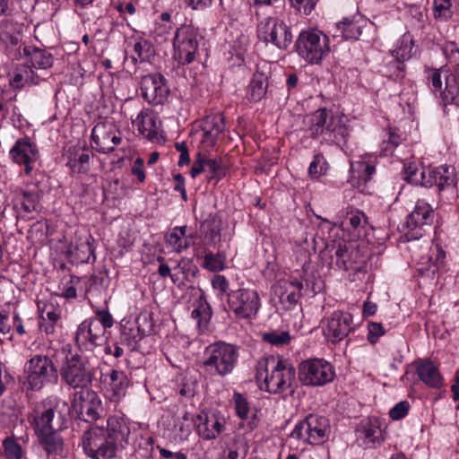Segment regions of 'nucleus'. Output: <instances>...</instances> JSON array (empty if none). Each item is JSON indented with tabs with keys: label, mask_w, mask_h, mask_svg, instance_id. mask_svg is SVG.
<instances>
[{
	"label": "nucleus",
	"mask_w": 459,
	"mask_h": 459,
	"mask_svg": "<svg viewBox=\"0 0 459 459\" xmlns=\"http://www.w3.org/2000/svg\"><path fill=\"white\" fill-rule=\"evenodd\" d=\"M129 434L123 417L109 416L106 426L94 425L83 433V451L91 459H116L127 445Z\"/></svg>",
	"instance_id": "1"
},
{
	"label": "nucleus",
	"mask_w": 459,
	"mask_h": 459,
	"mask_svg": "<svg viewBox=\"0 0 459 459\" xmlns=\"http://www.w3.org/2000/svg\"><path fill=\"white\" fill-rule=\"evenodd\" d=\"M255 378L263 382L261 389L272 394L293 391L296 369L293 365L279 357L267 356L256 363Z\"/></svg>",
	"instance_id": "2"
},
{
	"label": "nucleus",
	"mask_w": 459,
	"mask_h": 459,
	"mask_svg": "<svg viewBox=\"0 0 459 459\" xmlns=\"http://www.w3.org/2000/svg\"><path fill=\"white\" fill-rule=\"evenodd\" d=\"M59 352L65 356L59 368L61 380L74 389L89 387L95 377L98 359L94 355L72 353L70 345Z\"/></svg>",
	"instance_id": "3"
},
{
	"label": "nucleus",
	"mask_w": 459,
	"mask_h": 459,
	"mask_svg": "<svg viewBox=\"0 0 459 459\" xmlns=\"http://www.w3.org/2000/svg\"><path fill=\"white\" fill-rule=\"evenodd\" d=\"M203 366L211 377H225L236 368L239 359V347L226 342L210 344L204 351Z\"/></svg>",
	"instance_id": "4"
},
{
	"label": "nucleus",
	"mask_w": 459,
	"mask_h": 459,
	"mask_svg": "<svg viewBox=\"0 0 459 459\" xmlns=\"http://www.w3.org/2000/svg\"><path fill=\"white\" fill-rule=\"evenodd\" d=\"M330 254L329 267L336 271L351 272L355 276L367 271L366 257L361 255L359 248L352 242L340 240L327 246Z\"/></svg>",
	"instance_id": "5"
},
{
	"label": "nucleus",
	"mask_w": 459,
	"mask_h": 459,
	"mask_svg": "<svg viewBox=\"0 0 459 459\" xmlns=\"http://www.w3.org/2000/svg\"><path fill=\"white\" fill-rule=\"evenodd\" d=\"M429 88L444 106H459V63L451 71L432 69L427 75Z\"/></svg>",
	"instance_id": "6"
},
{
	"label": "nucleus",
	"mask_w": 459,
	"mask_h": 459,
	"mask_svg": "<svg viewBox=\"0 0 459 459\" xmlns=\"http://www.w3.org/2000/svg\"><path fill=\"white\" fill-rule=\"evenodd\" d=\"M298 55L308 64H320L329 54V39L316 29L302 30L295 42Z\"/></svg>",
	"instance_id": "7"
},
{
	"label": "nucleus",
	"mask_w": 459,
	"mask_h": 459,
	"mask_svg": "<svg viewBox=\"0 0 459 459\" xmlns=\"http://www.w3.org/2000/svg\"><path fill=\"white\" fill-rule=\"evenodd\" d=\"M24 374L28 388L39 391L45 385L56 384L58 369L52 359L42 354L32 356L24 365Z\"/></svg>",
	"instance_id": "8"
},
{
	"label": "nucleus",
	"mask_w": 459,
	"mask_h": 459,
	"mask_svg": "<svg viewBox=\"0 0 459 459\" xmlns=\"http://www.w3.org/2000/svg\"><path fill=\"white\" fill-rule=\"evenodd\" d=\"M202 41V36L195 28L189 25L178 28L173 39L174 58L181 65L193 63Z\"/></svg>",
	"instance_id": "9"
},
{
	"label": "nucleus",
	"mask_w": 459,
	"mask_h": 459,
	"mask_svg": "<svg viewBox=\"0 0 459 459\" xmlns=\"http://www.w3.org/2000/svg\"><path fill=\"white\" fill-rule=\"evenodd\" d=\"M259 40L286 50L292 42L290 27L278 17H266L260 21L256 30Z\"/></svg>",
	"instance_id": "10"
},
{
	"label": "nucleus",
	"mask_w": 459,
	"mask_h": 459,
	"mask_svg": "<svg viewBox=\"0 0 459 459\" xmlns=\"http://www.w3.org/2000/svg\"><path fill=\"white\" fill-rule=\"evenodd\" d=\"M228 305L234 315L240 319L251 320L255 317L261 307L258 292L250 288H239L228 293Z\"/></svg>",
	"instance_id": "11"
},
{
	"label": "nucleus",
	"mask_w": 459,
	"mask_h": 459,
	"mask_svg": "<svg viewBox=\"0 0 459 459\" xmlns=\"http://www.w3.org/2000/svg\"><path fill=\"white\" fill-rule=\"evenodd\" d=\"M328 428L329 422L325 417L310 414L295 426L290 437L307 444L318 445L324 442Z\"/></svg>",
	"instance_id": "12"
},
{
	"label": "nucleus",
	"mask_w": 459,
	"mask_h": 459,
	"mask_svg": "<svg viewBox=\"0 0 459 459\" xmlns=\"http://www.w3.org/2000/svg\"><path fill=\"white\" fill-rule=\"evenodd\" d=\"M104 327L94 320H83L77 327L74 335L75 345L81 352H93L106 342Z\"/></svg>",
	"instance_id": "13"
},
{
	"label": "nucleus",
	"mask_w": 459,
	"mask_h": 459,
	"mask_svg": "<svg viewBox=\"0 0 459 459\" xmlns=\"http://www.w3.org/2000/svg\"><path fill=\"white\" fill-rule=\"evenodd\" d=\"M101 402L98 394L88 387L74 392L72 400V411L84 421L91 422L100 416Z\"/></svg>",
	"instance_id": "14"
},
{
	"label": "nucleus",
	"mask_w": 459,
	"mask_h": 459,
	"mask_svg": "<svg viewBox=\"0 0 459 459\" xmlns=\"http://www.w3.org/2000/svg\"><path fill=\"white\" fill-rule=\"evenodd\" d=\"M334 371L330 363L324 359H308L299 367V378L306 385H323L331 382Z\"/></svg>",
	"instance_id": "15"
},
{
	"label": "nucleus",
	"mask_w": 459,
	"mask_h": 459,
	"mask_svg": "<svg viewBox=\"0 0 459 459\" xmlns=\"http://www.w3.org/2000/svg\"><path fill=\"white\" fill-rule=\"evenodd\" d=\"M434 221V210L424 200H418L413 211L407 216L406 237L408 240L418 239L423 235V228Z\"/></svg>",
	"instance_id": "16"
},
{
	"label": "nucleus",
	"mask_w": 459,
	"mask_h": 459,
	"mask_svg": "<svg viewBox=\"0 0 459 459\" xmlns=\"http://www.w3.org/2000/svg\"><path fill=\"white\" fill-rule=\"evenodd\" d=\"M325 337L332 343L345 339L352 330V316L349 312L337 310L331 314L324 322Z\"/></svg>",
	"instance_id": "17"
},
{
	"label": "nucleus",
	"mask_w": 459,
	"mask_h": 459,
	"mask_svg": "<svg viewBox=\"0 0 459 459\" xmlns=\"http://www.w3.org/2000/svg\"><path fill=\"white\" fill-rule=\"evenodd\" d=\"M226 418L220 411H201L195 420L197 435L204 440L216 439L226 428Z\"/></svg>",
	"instance_id": "18"
},
{
	"label": "nucleus",
	"mask_w": 459,
	"mask_h": 459,
	"mask_svg": "<svg viewBox=\"0 0 459 459\" xmlns=\"http://www.w3.org/2000/svg\"><path fill=\"white\" fill-rule=\"evenodd\" d=\"M9 156L14 163L23 165L25 174L30 175L39 159V152L34 142L29 137H23L15 142L10 149Z\"/></svg>",
	"instance_id": "19"
},
{
	"label": "nucleus",
	"mask_w": 459,
	"mask_h": 459,
	"mask_svg": "<svg viewBox=\"0 0 459 459\" xmlns=\"http://www.w3.org/2000/svg\"><path fill=\"white\" fill-rule=\"evenodd\" d=\"M141 92L147 102L153 105H161L167 100L169 89L162 74H151L142 78Z\"/></svg>",
	"instance_id": "20"
},
{
	"label": "nucleus",
	"mask_w": 459,
	"mask_h": 459,
	"mask_svg": "<svg viewBox=\"0 0 459 459\" xmlns=\"http://www.w3.org/2000/svg\"><path fill=\"white\" fill-rule=\"evenodd\" d=\"M39 314V329L47 335H53L57 327L61 326L62 309L55 298L39 299L37 302Z\"/></svg>",
	"instance_id": "21"
},
{
	"label": "nucleus",
	"mask_w": 459,
	"mask_h": 459,
	"mask_svg": "<svg viewBox=\"0 0 459 459\" xmlns=\"http://www.w3.org/2000/svg\"><path fill=\"white\" fill-rule=\"evenodd\" d=\"M92 146L98 152L107 153L115 150L121 143L117 128L109 123H99L91 131Z\"/></svg>",
	"instance_id": "22"
},
{
	"label": "nucleus",
	"mask_w": 459,
	"mask_h": 459,
	"mask_svg": "<svg viewBox=\"0 0 459 459\" xmlns=\"http://www.w3.org/2000/svg\"><path fill=\"white\" fill-rule=\"evenodd\" d=\"M357 437L365 448H374L379 446L383 440V429L377 418H370L362 420L357 428Z\"/></svg>",
	"instance_id": "23"
},
{
	"label": "nucleus",
	"mask_w": 459,
	"mask_h": 459,
	"mask_svg": "<svg viewBox=\"0 0 459 459\" xmlns=\"http://www.w3.org/2000/svg\"><path fill=\"white\" fill-rule=\"evenodd\" d=\"M132 125L140 134L149 140H154L160 132L161 123L152 110L143 108L135 117H131Z\"/></svg>",
	"instance_id": "24"
},
{
	"label": "nucleus",
	"mask_w": 459,
	"mask_h": 459,
	"mask_svg": "<svg viewBox=\"0 0 459 459\" xmlns=\"http://www.w3.org/2000/svg\"><path fill=\"white\" fill-rule=\"evenodd\" d=\"M403 174L406 181L416 186L428 187L437 182L436 168H426L416 162L404 163Z\"/></svg>",
	"instance_id": "25"
},
{
	"label": "nucleus",
	"mask_w": 459,
	"mask_h": 459,
	"mask_svg": "<svg viewBox=\"0 0 459 459\" xmlns=\"http://www.w3.org/2000/svg\"><path fill=\"white\" fill-rule=\"evenodd\" d=\"M335 122L336 116L332 115L326 108H319L306 118L307 130L313 138L322 135L325 139Z\"/></svg>",
	"instance_id": "26"
},
{
	"label": "nucleus",
	"mask_w": 459,
	"mask_h": 459,
	"mask_svg": "<svg viewBox=\"0 0 459 459\" xmlns=\"http://www.w3.org/2000/svg\"><path fill=\"white\" fill-rule=\"evenodd\" d=\"M270 68L266 63L258 64L247 87V96L254 102L261 100L267 91Z\"/></svg>",
	"instance_id": "27"
},
{
	"label": "nucleus",
	"mask_w": 459,
	"mask_h": 459,
	"mask_svg": "<svg viewBox=\"0 0 459 459\" xmlns=\"http://www.w3.org/2000/svg\"><path fill=\"white\" fill-rule=\"evenodd\" d=\"M303 283L298 279L279 280L273 286V292L282 304H297L301 297Z\"/></svg>",
	"instance_id": "28"
},
{
	"label": "nucleus",
	"mask_w": 459,
	"mask_h": 459,
	"mask_svg": "<svg viewBox=\"0 0 459 459\" xmlns=\"http://www.w3.org/2000/svg\"><path fill=\"white\" fill-rule=\"evenodd\" d=\"M416 374L419 379L428 387L440 389L444 385V378L438 368L429 359L415 362Z\"/></svg>",
	"instance_id": "29"
},
{
	"label": "nucleus",
	"mask_w": 459,
	"mask_h": 459,
	"mask_svg": "<svg viewBox=\"0 0 459 459\" xmlns=\"http://www.w3.org/2000/svg\"><path fill=\"white\" fill-rule=\"evenodd\" d=\"M67 163L73 173H86L91 167L92 153L82 145L70 146L66 150Z\"/></svg>",
	"instance_id": "30"
},
{
	"label": "nucleus",
	"mask_w": 459,
	"mask_h": 459,
	"mask_svg": "<svg viewBox=\"0 0 459 459\" xmlns=\"http://www.w3.org/2000/svg\"><path fill=\"white\" fill-rule=\"evenodd\" d=\"M222 220L216 214H210L201 224L200 233L204 245L216 247L221 239Z\"/></svg>",
	"instance_id": "31"
},
{
	"label": "nucleus",
	"mask_w": 459,
	"mask_h": 459,
	"mask_svg": "<svg viewBox=\"0 0 459 459\" xmlns=\"http://www.w3.org/2000/svg\"><path fill=\"white\" fill-rule=\"evenodd\" d=\"M362 21L358 15L353 17H344L341 22L335 24L333 38H342V39L350 40L359 39L362 33Z\"/></svg>",
	"instance_id": "32"
},
{
	"label": "nucleus",
	"mask_w": 459,
	"mask_h": 459,
	"mask_svg": "<svg viewBox=\"0 0 459 459\" xmlns=\"http://www.w3.org/2000/svg\"><path fill=\"white\" fill-rule=\"evenodd\" d=\"M55 411L52 407H46L39 404L34 411L35 432L41 435L47 432L55 431L59 429L54 422Z\"/></svg>",
	"instance_id": "33"
},
{
	"label": "nucleus",
	"mask_w": 459,
	"mask_h": 459,
	"mask_svg": "<svg viewBox=\"0 0 459 459\" xmlns=\"http://www.w3.org/2000/svg\"><path fill=\"white\" fill-rule=\"evenodd\" d=\"M108 378V397L112 402L117 403L123 398L129 385L126 375L123 371L113 369L106 376Z\"/></svg>",
	"instance_id": "34"
},
{
	"label": "nucleus",
	"mask_w": 459,
	"mask_h": 459,
	"mask_svg": "<svg viewBox=\"0 0 459 459\" xmlns=\"http://www.w3.org/2000/svg\"><path fill=\"white\" fill-rule=\"evenodd\" d=\"M375 173V161L370 158L368 160L363 158L351 164V179L357 180L358 187L366 186L371 180Z\"/></svg>",
	"instance_id": "35"
},
{
	"label": "nucleus",
	"mask_w": 459,
	"mask_h": 459,
	"mask_svg": "<svg viewBox=\"0 0 459 459\" xmlns=\"http://www.w3.org/2000/svg\"><path fill=\"white\" fill-rule=\"evenodd\" d=\"M186 226L174 227L165 236V243L175 253H181L190 247V239L194 238L192 234H186Z\"/></svg>",
	"instance_id": "36"
},
{
	"label": "nucleus",
	"mask_w": 459,
	"mask_h": 459,
	"mask_svg": "<svg viewBox=\"0 0 459 459\" xmlns=\"http://www.w3.org/2000/svg\"><path fill=\"white\" fill-rule=\"evenodd\" d=\"M233 403L236 414L242 420H247V430L251 431L258 426L259 420L255 412H252L251 407L240 393H234Z\"/></svg>",
	"instance_id": "37"
},
{
	"label": "nucleus",
	"mask_w": 459,
	"mask_h": 459,
	"mask_svg": "<svg viewBox=\"0 0 459 459\" xmlns=\"http://www.w3.org/2000/svg\"><path fill=\"white\" fill-rule=\"evenodd\" d=\"M225 129V121L222 114H215L206 117L203 123L204 142L213 145L218 136Z\"/></svg>",
	"instance_id": "38"
},
{
	"label": "nucleus",
	"mask_w": 459,
	"mask_h": 459,
	"mask_svg": "<svg viewBox=\"0 0 459 459\" xmlns=\"http://www.w3.org/2000/svg\"><path fill=\"white\" fill-rule=\"evenodd\" d=\"M445 258V253L442 250L437 248L436 258L433 259L432 255L421 256L417 258L416 255H413V259L417 260V271L421 276L433 278L438 272L439 264L443 263Z\"/></svg>",
	"instance_id": "39"
},
{
	"label": "nucleus",
	"mask_w": 459,
	"mask_h": 459,
	"mask_svg": "<svg viewBox=\"0 0 459 459\" xmlns=\"http://www.w3.org/2000/svg\"><path fill=\"white\" fill-rule=\"evenodd\" d=\"M174 273L170 275L171 281L178 287H183L186 281H190L189 277H195L197 273V267L192 265L189 259L182 258L173 268Z\"/></svg>",
	"instance_id": "40"
},
{
	"label": "nucleus",
	"mask_w": 459,
	"mask_h": 459,
	"mask_svg": "<svg viewBox=\"0 0 459 459\" xmlns=\"http://www.w3.org/2000/svg\"><path fill=\"white\" fill-rule=\"evenodd\" d=\"M23 52L27 56V62L30 63V67L47 69L53 64V57L51 54L46 50L24 47Z\"/></svg>",
	"instance_id": "41"
},
{
	"label": "nucleus",
	"mask_w": 459,
	"mask_h": 459,
	"mask_svg": "<svg viewBox=\"0 0 459 459\" xmlns=\"http://www.w3.org/2000/svg\"><path fill=\"white\" fill-rule=\"evenodd\" d=\"M39 443L48 455H59L63 452V438L57 433V430L38 435Z\"/></svg>",
	"instance_id": "42"
},
{
	"label": "nucleus",
	"mask_w": 459,
	"mask_h": 459,
	"mask_svg": "<svg viewBox=\"0 0 459 459\" xmlns=\"http://www.w3.org/2000/svg\"><path fill=\"white\" fill-rule=\"evenodd\" d=\"M39 194L37 190H21L19 197L22 210L26 213L37 212L40 210Z\"/></svg>",
	"instance_id": "43"
},
{
	"label": "nucleus",
	"mask_w": 459,
	"mask_h": 459,
	"mask_svg": "<svg viewBox=\"0 0 459 459\" xmlns=\"http://www.w3.org/2000/svg\"><path fill=\"white\" fill-rule=\"evenodd\" d=\"M10 82L14 88H22L27 84H37L38 80L30 66H23L16 70Z\"/></svg>",
	"instance_id": "44"
},
{
	"label": "nucleus",
	"mask_w": 459,
	"mask_h": 459,
	"mask_svg": "<svg viewBox=\"0 0 459 459\" xmlns=\"http://www.w3.org/2000/svg\"><path fill=\"white\" fill-rule=\"evenodd\" d=\"M191 316L199 327H206L212 316V311L206 300L200 298L191 312Z\"/></svg>",
	"instance_id": "45"
},
{
	"label": "nucleus",
	"mask_w": 459,
	"mask_h": 459,
	"mask_svg": "<svg viewBox=\"0 0 459 459\" xmlns=\"http://www.w3.org/2000/svg\"><path fill=\"white\" fill-rule=\"evenodd\" d=\"M227 459H238L247 456L248 446L243 438L235 437L231 442L226 445Z\"/></svg>",
	"instance_id": "46"
},
{
	"label": "nucleus",
	"mask_w": 459,
	"mask_h": 459,
	"mask_svg": "<svg viewBox=\"0 0 459 459\" xmlns=\"http://www.w3.org/2000/svg\"><path fill=\"white\" fill-rule=\"evenodd\" d=\"M226 256L223 253L218 252L216 254L208 252L204 257L202 266L210 272H221L224 270Z\"/></svg>",
	"instance_id": "47"
},
{
	"label": "nucleus",
	"mask_w": 459,
	"mask_h": 459,
	"mask_svg": "<svg viewBox=\"0 0 459 459\" xmlns=\"http://www.w3.org/2000/svg\"><path fill=\"white\" fill-rule=\"evenodd\" d=\"M3 449L5 459H22L25 455L22 446L13 437H7L3 440Z\"/></svg>",
	"instance_id": "48"
},
{
	"label": "nucleus",
	"mask_w": 459,
	"mask_h": 459,
	"mask_svg": "<svg viewBox=\"0 0 459 459\" xmlns=\"http://www.w3.org/2000/svg\"><path fill=\"white\" fill-rule=\"evenodd\" d=\"M413 41L409 34H404L400 41V45L393 51L394 59L403 63L411 57Z\"/></svg>",
	"instance_id": "49"
},
{
	"label": "nucleus",
	"mask_w": 459,
	"mask_h": 459,
	"mask_svg": "<svg viewBox=\"0 0 459 459\" xmlns=\"http://www.w3.org/2000/svg\"><path fill=\"white\" fill-rule=\"evenodd\" d=\"M333 129L325 137V140L333 141L337 143H346L347 138L350 135L349 128L342 124V120L341 117H336V122L334 125H332L331 128Z\"/></svg>",
	"instance_id": "50"
},
{
	"label": "nucleus",
	"mask_w": 459,
	"mask_h": 459,
	"mask_svg": "<svg viewBox=\"0 0 459 459\" xmlns=\"http://www.w3.org/2000/svg\"><path fill=\"white\" fill-rule=\"evenodd\" d=\"M328 169V163L321 153L316 154L308 167V175L312 179H318Z\"/></svg>",
	"instance_id": "51"
},
{
	"label": "nucleus",
	"mask_w": 459,
	"mask_h": 459,
	"mask_svg": "<svg viewBox=\"0 0 459 459\" xmlns=\"http://www.w3.org/2000/svg\"><path fill=\"white\" fill-rule=\"evenodd\" d=\"M91 237L89 236L74 247V252L81 262L90 263L91 259L95 260L94 247L91 243Z\"/></svg>",
	"instance_id": "52"
},
{
	"label": "nucleus",
	"mask_w": 459,
	"mask_h": 459,
	"mask_svg": "<svg viewBox=\"0 0 459 459\" xmlns=\"http://www.w3.org/2000/svg\"><path fill=\"white\" fill-rule=\"evenodd\" d=\"M434 17L437 20L446 22L453 16V5L451 0H434Z\"/></svg>",
	"instance_id": "53"
},
{
	"label": "nucleus",
	"mask_w": 459,
	"mask_h": 459,
	"mask_svg": "<svg viewBox=\"0 0 459 459\" xmlns=\"http://www.w3.org/2000/svg\"><path fill=\"white\" fill-rule=\"evenodd\" d=\"M437 182L435 185L439 190L454 184V170L447 166H440L436 168Z\"/></svg>",
	"instance_id": "54"
},
{
	"label": "nucleus",
	"mask_w": 459,
	"mask_h": 459,
	"mask_svg": "<svg viewBox=\"0 0 459 459\" xmlns=\"http://www.w3.org/2000/svg\"><path fill=\"white\" fill-rule=\"evenodd\" d=\"M205 169L211 174L210 180L215 179L218 182L226 175V167L221 160L205 158Z\"/></svg>",
	"instance_id": "55"
},
{
	"label": "nucleus",
	"mask_w": 459,
	"mask_h": 459,
	"mask_svg": "<svg viewBox=\"0 0 459 459\" xmlns=\"http://www.w3.org/2000/svg\"><path fill=\"white\" fill-rule=\"evenodd\" d=\"M263 340L272 345L282 346L290 341V335L288 331H271L263 333Z\"/></svg>",
	"instance_id": "56"
},
{
	"label": "nucleus",
	"mask_w": 459,
	"mask_h": 459,
	"mask_svg": "<svg viewBox=\"0 0 459 459\" xmlns=\"http://www.w3.org/2000/svg\"><path fill=\"white\" fill-rule=\"evenodd\" d=\"M11 23L8 21H3L0 23V40L4 44L16 46L21 41L22 37L19 32H10L8 30Z\"/></svg>",
	"instance_id": "57"
},
{
	"label": "nucleus",
	"mask_w": 459,
	"mask_h": 459,
	"mask_svg": "<svg viewBox=\"0 0 459 459\" xmlns=\"http://www.w3.org/2000/svg\"><path fill=\"white\" fill-rule=\"evenodd\" d=\"M151 50V44L145 40L141 39L134 45V55L132 56L131 59L134 64L137 62H143L149 57V53Z\"/></svg>",
	"instance_id": "58"
},
{
	"label": "nucleus",
	"mask_w": 459,
	"mask_h": 459,
	"mask_svg": "<svg viewBox=\"0 0 459 459\" xmlns=\"http://www.w3.org/2000/svg\"><path fill=\"white\" fill-rule=\"evenodd\" d=\"M404 68L403 62L393 58L385 65V74L394 80L400 79L404 76Z\"/></svg>",
	"instance_id": "59"
},
{
	"label": "nucleus",
	"mask_w": 459,
	"mask_h": 459,
	"mask_svg": "<svg viewBox=\"0 0 459 459\" xmlns=\"http://www.w3.org/2000/svg\"><path fill=\"white\" fill-rule=\"evenodd\" d=\"M402 143V137L395 134L394 132L390 131L388 133V139L383 142V146L381 149V152L383 155H393L394 151L396 147H398Z\"/></svg>",
	"instance_id": "60"
},
{
	"label": "nucleus",
	"mask_w": 459,
	"mask_h": 459,
	"mask_svg": "<svg viewBox=\"0 0 459 459\" xmlns=\"http://www.w3.org/2000/svg\"><path fill=\"white\" fill-rule=\"evenodd\" d=\"M346 221L354 230H357L366 225L367 217L364 212L359 210H351L347 212Z\"/></svg>",
	"instance_id": "61"
},
{
	"label": "nucleus",
	"mask_w": 459,
	"mask_h": 459,
	"mask_svg": "<svg viewBox=\"0 0 459 459\" xmlns=\"http://www.w3.org/2000/svg\"><path fill=\"white\" fill-rule=\"evenodd\" d=\"M290 4L299 13L308 15L315 9L318 0H290Z\"/></svg>",
	"instance_id": "62"
},
{
	"label": "nucleus",
	"mask_w": 459,
	"mask_h": 459,
	"mask_svg": "<svg viewBox=\"0 0 459 459\" xmlns=\"http://www.w3.org/2000/svg\"><path fill=\"white\" fill-rule=\"evenodd\" d=\"M410 410V404L407 401H402L396 403L389 411L392 420H398L404 418Z\"/></svg>",
	"instance_id": "63"
},
{
	"label": "nucleus",
	"mask_w": 459,
	"mask_h": 459,
	"mask_svg": "<svg viewBox=\"0 0 459 459\" xmlns=\"http://www.w3.org/2000/svg\"><path fill=\"white\" fill-rule=\"evenodd\" d=\"M368 341L370 343H376L379 337L384 335L385 333V328L379 323L371 322L368 325Z\"/></svg>",
	"instance_id": "64"
}]
</instances>
